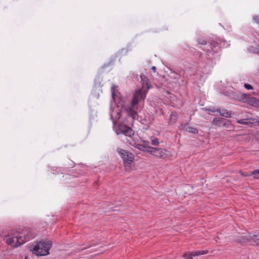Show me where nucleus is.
<instances>
[{"mask_svg": "<svg viewBox=\"0 0 259 259\" xmlns=\"http://www.w3.org/2000/svg\"><path fill=\"white\" fill-rule=\"evenodd\" d=\"M245 239L248 242H253L254 244H259V233L253 235L245 236Z\"/></svg>", "mask_w": 259, "mask_h": 259, "instance_id": "9d476101", "label": "nucleus"}, {"mask_svg": "<svg viewBox=\"0 0 259 259\" xmlns=\"http://www.w3.org/2000/svg\"><path fill=\"white\" fill-rule=\"evenodd\" d=\"M186 130L188 132L194 134H196L198 132V130L194 127H187L186 128Z\"/></svg>", "mask_w": 259, "mask_h": 259, "instance_id": "f3484780", "label": "nucleus"}, {"mask_svg": "<svg viewBox=\"0 0 259 259\" xmlns=\"http://www.w3.org/2000/svg\"><path fill=\"white\" fill-rule=\"evenodd\" d=\"M151 144L153 146H158L159 145V140L157 138H155L151 141Z\"/></svg>", "mask_w": 259, "mask_h": 259, "instance_id": "412c9836", "label": "nucleus"}, {"mask_svg": "<svg viewBox=\"0 0 259 259\" xmlns=\"http://www.w3.org/2000/svg\"><path fill=\"white\" fill-rule=\"evenodd\" d=\"M253 19L254 20L257 22V23H259V16H254L253 17Z\"/></svg>", "mask_w": 259, "mask_h": 259, "instance_id": "bb28decb", "label": "nucleus"}, {"mask_svg": "<svg viewBox=\"0 0 259 259\" xmlns=\"http://www.w3.org/2000/svg\"><path fill=\"white\" fill-rule=\"evenodd\" d=\"M117 152L120 156L123 161L124 168L126 171H131L133 169L134 162L135 161V156L128 150L117 148Z\"/></svg>", "mask_w": 259, "mask_h": 259, "instance_id": "7ed1b4c3", "label": "nucleus"}, {"mask_svg": "<svg viewBox=\"0 0 259 259\" xmlns=\"http://www.w3.org/2000/svg\"><path fill=\"white\" fill-rule=\"evenodd\" d=\"M254 178L256 179H259V174H256L254 175Z\"/></svg>", "mask_w": 259, "mask_h": 259, "instance_id": "c756f323", "label": "nucleus"}, {"mask_svg": "<svg viewBox=\"0 0 259 259\" xmlns=\"http://www.w3.org/2000/svg\"><path fill=\"white\" fill-rule=\"evenodd\" d=\"M150 154L153 156L162 159L170 157L171 156V153L167 149L161 148L152 147Z\"/></svg>", "mask_w": 259, "mask_h": 259, "instance_id": "39448f33", "label": "nucleus"}, {"mask_svg": "<svg viewBox=\"0 0 259 259\" xmlns=\"http://www.w3.org/2000/svg\"><path fill=\"white\" fill-rule=\"evenodd\" d=\"M240 173L242 176L247 177H249V176H251L252 175H255L256 174H259V169H256V170H253V171H251L250 172H243L242 171L240 170Z\"/></svg>", "mask_w": 259, "mask_h": 259, "instance_id": "2eb2a0df", "label": "nucleus"}, {"mask_svg": "<svg viewBox=\"0 0 259 259\" xmlns=\"http://www.w3.org/2000/svg\"><path fill=\"white\" fill-rule=\"evenodd\" d=\"M146 94L147 93L145 91L141 90L136 91L130 105L124 108L126 114L132 117L133 121L138 119L139 117L137 111H136L138 109L136 105L139 102L144 100Z\"/></svg>", "mask_w": 259, "mask_h": 259, "instance_id": "f257e3e1", "label": "nucleus"}, {"mask_svg": "<svg viewBox=\"0 0 259 259\" xmlns=\"http://www.w3.org/2000/svg\"><path fill=\"white\" fill-rule=\"evenodd\" d=\"M206 110L212 112H214L215 111H217V110H212V109H206Z\"/></svg>", "mask_w": 259, "mask_h": 259, "instance_id": "7c9ffc66", "label": "nucleus"}, {"mask_svg": "<svg viewBox=\"0 0 259 259\" xmlns=\"http://www.w3.org/2000/svg\"><path fill=\"white\" fill-rule=\"evenodd\" d=\"M121 116V111L119 109H118V111H117L116 115L115 116V118L117 119H119Z\"/></svg>", "mask_w": 259, "mask_h": 259, "instance_id": "4be33fe9", "label": "nucleus"}, {"mask_svg": "<svg viewBox=\"0 0 259 259\" xmlns=\"http://www.w3.org/2000/svg\"><path fill=\"white\" fill-rule=\"evenodd\" d=\"M143 143H144V145H147L148 146H149V142L148 141H143Z\"/></svg>", "mask_w": 259, "mask_h": 259, "instance_id": "2f4dec72", "label": "nucleus"}, {"mask_svg": "<svg viewBox=\"0 0 259 259\" xmlns=\"http://www.w3.org/2000/svg\"><path fill=\"white\" fill-rule=\"evenodd\" d=\"M246 103L255 107H259V100L255 97H250L249 95Z\"/></svg>", "mask_w": 259, "mask_h": 259, "instance_id": "f8f14e48", "label": "nucleus"}, {"mask_svg": "<svg viewBox=\"0 0 259 259\" xmlns=\"http://www.w3.org/2000/svg\"><path fill=\"white\" fill-rule=\"evenodd\" d=\"M50 241L37 242L33 248V253L37 256H44L49 254V250L52 247Z\"/></svg>", "mask_w": 259, "mask_h": 259, "instance_id": "20e7f679", "label": "nucleus"}, {"mask_svg": "<svg viewBox=\"0 0 259 259\" xmlns=\"http://www.w3.org/2000/svg\"><path fill=\"white\" fill-rule=\"evenodd\" d=\"M110 114H111V119H112V120H113V123L114 124V123H115V121H114V119H113V116H112V113H110Z\"/></svg>", "mask_w": 259, "mask_h": 259, "instance_id": "72a5a7b5", "label": "nucleus"}, {"mask_svg": "<svg viewBox=\"0 0 259 259\" xmlns=\"http://www.w3.org/2000/svg\"><path fill=\"white\" fill-rule=\"evenodd\" d=\"M217 112H219L221 116L226 118H229L231 116V112L225 109H223L222 110H220L219 109H217Z\"/></svg>", "mask_w": 259, "mask_h": 259, "instance_id": "4468645a", "label": "nucleus"}, {"mask_svg": "<svg viewBox=\"0 0 259 259\" xmlns=\"http://www.w3.org/2000/svg\"><path fill=\"white\" fill-rule=\"evenodd\" d=\"M118 130L120 133L123 134L126 136L130 137L134 135V131L130 127L123 123L119 124Z\"/></svg>", "mask_w": 259, "mask_h": 259, "instance_id": "423d86ee", "label": "nucleus"}, {"mask_svg": "<svg viewBox=\"0 0 259 259\" xmlns=\"http://www.w3.org/2000/svg\"><path fill=\"white\" fill-rule=\"evenodd\" d=\"M198 252L199 253V255H203V254H207L208 251V250H206L198 251Z\"/></svg>", "mask_w": 259, "mask_h": 259, "instance_id": "b1692460", "label": "nucleus"}, {"mask_svg": "<svg viewBox=\"0 0 259 259\" xmlns=\"http://www.w3.org/2000/svg\"><path fill=\"white\" fill-rule=\"evenodd\" d=\"M95 85L96 87H102L103 86V84L101 83V81L99 78L95 79Z\"/></svg>", "mask_w": 259, "mask_h": 259, "instance_id": "a211bd4d", "label": "nucleus"}, {"mask_svg": "<svg viewBox=\"0 0 259 259\" xmlns=\"http://www.w3.org/2000/svg\"><path fill=\"white\" fill-rule=\"evenodd\" d=\"M191 255H192V256L199 255V253L198 251H195L192 252Z\"/></svg>", "mask_w": 259, "mask_h": 259, "instance_id": "a878e982", "label": "nucleus"}, {"mask_svg": "<svg viewBox=\"0 0 259 259\" xmlns=\"http://www.w3.org/2000/svg\"><path fill=\"white\" fill-rule=\"evenodd\" d=\"M177 113L176 112H172L170 115L169 123L170 124H174L177 119Z\"/></svg>", "mask_w": 259, "mask_h": 259, "instance_id": "dca6fc26", "label": "nucleus"}, {"mask_svg": "<svg viewBox=\"0 0 259 259\" xmlns=\"http://www.w3.org/2000/svg\"><path fill=\"white\" fill-rule=\"evenodd\" d=\"M244 87L245 89L247 90H252L253 89V88L251 85L248 84V83H245L244 84Z\"/></svg>", "mask_w": 259, "mask_h": 259, "instance_id": "5701e85b", "label": "nucleus"}, {"mask_svg": "<svg viewBox=\"0 0 259 259\" xmlns=\"http://www.w3.org/2000/svg\"><path fill=\"white\" fill-rule=\"evenodd\" d=\"M95 245H96L95 244H90V245H88V247L83 248L81 250H84V249H86L87 248H89V247H91V246H95Z\"/></svg>", "mask_w": 259, "mask_h": 259, "instance_id": "cd10ccee", "label": "nucleus"}, {"mask_svg": "<svg viewBox=\"0 0 259 259\" xmlns=\"http://www.w3.org/2000/svg\"><path fill=\"white\" fill-rule=\"evenodd\" d=\"M140 77L142 83V89L140 90L147 93L148 90L151 88L149 79L144 74H141Z\"/></svg>", "mask_w": 259, "mask_h": 259, "instance_id": "6e6552de", "label": "nucleus"}, {"mask_svg": "<svg viewBox=\"0 0 259 259\" xmlns=\"http://www.w3.org/2000/svg\"><path fill=\"white\" fill-rule=\"evenodd\" d=\"M220 46L218 43L215 41L209 42L205 46L203 49L208 53H210L211 52L213 53H217L220 50Z\"/></svg>", "mask_w": 259, "mask_h": 259, "instance_id": "0eeeda50", "label": "nucleus"}, {"mask_svg": "<svg viewBox=\"0 0 259 259\" xmlns=\"http://www.w3.org/2000/svg\"><path fill=\"white\" fill-rule=\"evenodd\" d=\"M27 256H25V259H27Z\"/></svg>", "mask_w": 259, "mask_h": 259, "instance_id": "f704fd0d", "label": "nucleus"}, {"mask_svg": "<svg viewBox=\"0 0 259 259\" xmlns=\"http://www.w3.org/2000/svg\"><path fill=\"white\" fill-rule=\"evenodd\" d=\"M245 119H239L237 120V122L239 124H244V125H248L251 123L250 122L245 121Z\"/></svg>", "mask_w": 259, "mask_h": 259, "instance_id": "6ab92c4d", "label": "nucleus"}, {"mask_svg": "<svg viewBox=\"0 0 259 259\" xmlns=\"http://www.w3.org/2000/svg\"><path fill=\"white\" fill-rule=\"evenodd\" d=\"M192 255H188V254H185L184 255V257L185 259H193V257H192Z\"/></svg>", "mask_w": 259, "mask_h": 259, "instance_id": "393cba45", "label": "nucleus"}, {"mask_svg": "<svg viewBox=\"0 0 259 259\" xmlns=\"http://www.w3.org/2000/svg\"><path fill=\"white\" fill-rule=\"evenodd\" d=\"M33 237L34 236L30 232L29 233H27V234H25L24 231L21 232H15L12 234L8 235L6 238V242L8 245L17 247Z\"/></svg>", "mask_w": 259, "mask_h": 259, "instance_id": "f03ea898", "label": "nucleus"}, {"mask_svg": "<svg viewBox=\"0 0 259 259\" xmlns=\"http://www.w3.org/2000/svg\"><path fill=\"white\" fill-rule=\"evenodd\" d=\"M151 69L152 70H153L154 72L156 71V67L155 66H153L151 68Z\"/></svg>", "mask_w": 259, "mask_h": 259, "instance_id": "473e14b6", "label": "nucleus"}, {"mask_svg": "<svg viewBox=\"0 0 259 259\" xmlns=\"http://www.w3.org/2000/svg\"><path fill=\"white\" fill-rule=\"evenodd\" d=\"M111 92H112V96H113L114 95V89L113 87H112L111 88Z\"/></svg>", "mask_w": 259, "mask_h": 259, "instance_id": "c85d7f7f", "label": "nucleus"}, {"mask_svg": "<svg viewBox=\"0 0 259 259\" xmlns=\"http://www.w3.org/2000/svg\"><path fill=\"white\" fill-rule=\"evenodd\" d=\"M249 94L240 93L237 96V100L243 103H247Z\"/></svg>", "mask_w": 259, "mask_h": 259, "instance_id": "ddd939ff", "label": "nucleus"}, {"mask_svg": "<svg viewBox=\"0 0 259 259\" xmlns=\"http://www.w3.org/2000/svg\"><path fill=\"white\" fill-rule=\"evenodd\" d=\"M197 42L199 43V44L201 45H204V46L207 44L205 40L200 38L197 39Z\"/></svg>", "mask_w": 259, "mask_h": 259, "instance_id": "aec40b11", "label": "nucleus"}, {"mask_svg": "<svg viewBox=\"0 0 259 259\" xmlns=\"http://www.w3.org/2000/svg\"><path fill=\"white\" fill-rule=\"evenodd\" d=\"M135 147L142 151L147 152L149 153H150V151H151V148H152V147H150L147 145H144V144H136L135 146Z\"/></svg>", "mask_w": 259, "mask_h": 259, "instance_id": "9b49d317", "label": "nucleus"}, {"mask_svg": "<svg viewBox=\"0 0 259 259\" xmlns=\"http://www.w3.org/2000/svg\"><path fill=\"white\" fill-rule=\"evenodd\" d=\"M227 120L222 117H216L213 119L212 123L218 126H226Z\"/></svg>", "mask_w": 259, "mask_h": 259, "instance_id": "1a4fd4ad", "label": "nucleus"}]
</instances>
